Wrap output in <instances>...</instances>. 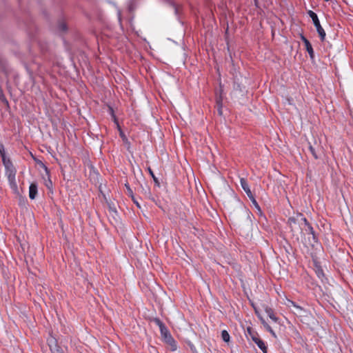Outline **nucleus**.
Masks as SVG:
<instances>
[{
    "label": "nucleus",
    "instance_id": "1",
    "mask_svg": "<svg viewBox=\"0 0 353 353\" xmlns=\"http://www.w3.org/2000/svg\"><path fill=\"white\" fill-rule=\"evenodd\" d=\"M307 14L310 16V17L312 19L314 26H315V28L316 29V31L320 37L321 40L322 41H324L326 34H325L324 29L322 28V26L320 23V21H319L317 14L312 10H309L307 12Z\"/></svg>",
    "mask_w": 353,
    "mask_h": 353
},
{
    "label": "nucleus",
    "instance_id": "2",
    "mask_svg": "<svg viewBox=\"0 0 353 353\" xmlns=\"http://www.w3.org/2000/svg\"><path fill=\"white\" fill-rule=\"evenodd\" d=\"M299 216L300 217L301 221L305 224V232L307 234L311 235V239H310V237H309V243L310 245H313V244L314 243H316L318 241L317 237L316 236L314 230L313 228L312 227V225L307 221V219L305 216H303V215H299Z\"/></svg>",
    "mask_w": 353,
    "mask_h": 353
},
{
    "label": "nucleus",
    "instance_id": "3",
    "mask_svg": "<svg viewBox=\"0 0 353 353\" xmlns=\"http://www.w3.org/2000/svg\"><path fill=\"white\" fill-rule=\"evenodd\" d=\"M161 335L163 338L164 341L172 346V350L174 351L176 350V345L174 339L170 334L167 327L160 330Z\"/></svg>",
    "mask_w": 353,
    "mask_h": 353
},
{
    "label": "nucleus",
    "instance_id": "4",
    "mask_svg": "<svg viewBox=\"0 0 353 353\" xmlns=\"http://www.w3.org/2000/svg\"><path fill=\"white\" fill-rule=\"evenodd\" d=\"M48 344L52 353H63V350L58 345L55 338L52 336L48 338Z\"/></svg>",
    "mask_w": 353,
    "mask_h": 353
},
{
    "label": "nucleus",
    "instance_id": "5",
    "mask_svg": "<svg viewBox=\"0 0 353 353\" xmlns=\"http://www.w3.org/2000/svg\"><path fill=\"white\" fill-rule=\"evenodd\" d=\"M7 178L16 176L17 170L10 160L3 159Z\"/></svg>",
    "mask_w": 353,
    "mask_h": 353
},
{
    "label": "nucleus",
    "instance_id": "6",
    "mask_svg": "<svg viewBox=\"0 0 353 353\" xmlns=\"http://www.w3.org/2000/svg\"><path fill=\"white\" fill-rule=\"evenodd\" d=\"M301 40L303 41L306 51L308 52L310 57L311 59H313L314 57V52L312 48V46L310 43V42L308 41L307 39H306L304 36H301Z\"/></svg>",
    "mask_w": 353,
    "mask_h": 353
},
{
    "label": "nucleus",
    "instance_id": "7",
    "mask_svg": "<svg viewBox=\"0 0 353 353\" xmlns=\"http://www.w3.org/2000/svg\"><path fill=\"white\" fill-rule=\"evenodd\" d=\"M252 340L263 353H267L268 347L263 340L256 336H252Z\"/></svg>",
    "mask_w": 353,
    "mask_h": 353
},
{
    "label": "nucleus",
    "instance_id": "8",
    "mask_svg": "<svg viewBox=\"0 0 353 353\" xmlns=\"http://www.w3.org/2000/svg\"><path fill=\"white\" fill-rule=\"evenodd\" d=\"M240 183H241V188H243V190L245 191V192L246 193L247 196L249 197V198H251L252 197V192L249 187V185L246 181L245 179L244 178H241L240 179Z\"/></svg>",
    "mask_w": 353,
    "mask_h": 353
},
{
    "label": "nucleus",
    "instance_id": "9",
    "mask_svg": "<svg viewBox=\"0 0 353 353\" xmlns=\"http://www.w3.org/2000/svg\"><path fill=\"white\" fill-rule=\"evenodd\" d=\"M8 181L9 183V185H10L11 190L13 191V192L17 193L18 192V186H17V183L16 181V176L8 177Z\"/></svg>",
    "mask_w": 353,
    "mask_h": 353
},
{
    "label": "nucleus",
    "instance_id": "10",
    "mask_svg": "<svg viewBox=\"0 0 353 353\" xmlns=\"http://www.w3.org/2000/svg\"><path fill=\"white\" fill-rule=\"evenodd\" d=\"M37 194V185L35 183H32L29 187V197L30 199H34Z\"/></svg>",
    "mask_w": 353,
    "mask_h": 353
},
{
    "label": "nucleus",
    "instance_id": "11",
    "mask_svg": "<svg viewBox=\"0 0 353 353\" xmlns=\"http://www.w3.org/2000/svg\"><path fill=\"white\" fill-rule=\"evenodd\" d=\"M299 215H303L302 214H297L296 216L290 217L288 220V223L291 228L292 231L294 230V225L297 223H299L301 221Z\"/></svg>",
    "mask_w": 353,
    "mask_h": 353
},
{
    "label": "nucleus",
    "instance_id": "12",
    "mask_svg": "<svg viewBox=\"0 0 353 353\" xmlns=\"http://www.w3.org/2000/svg\"><path fill=\"white\" fill-rule=\"evenodd\" d=\"M216 103L217 107V112L219 115H222V108H223V97L221 96L216 98Z\"/></svg>",
    "mask_w": 353,
    "mask_h": 353
},
{
    "label": "nucleus",
    "instance_id": "13",
    "mask_svg": "<svg viewBox=\"0 0 353 353\" xmlns=\"http://www.w3.org/2000/svg\"><path fill=\"white\" fill-rule=\"evenodd\" d=\"M265 313L268 314V316L270 317V319L276 323L278 321V318L276 317V314H274L273 310L270 307H266L265 308Z\"/></svg>",
    "mask_w": 353,
    "mask_h": 353
},
{
    "label": "nucleus",
    "instance_id": "14",
    "mask_svg": "<svg viewBox=\"0 0 353 353\" xmlns=\"http://www.w3.org/2000/svg\"><path fill=\"white\" fill-rule=\"evenodd\" d=\"M294 309L295 310L293 312L297 316H302L305 315V313H306V310L303 307L297 304L294 307Z\"/></svg>",
    "mask_w": 353,
    "mask_h": 353
},
{
    "label": "nucleus",
    "instance_id": "15",
    "mask_svg": "<svg viewBox=\"0 0 353 353\" xmlns=\"http://www.w3.org/2000/svg\"><path fill=\"white\" fill-rule=\"evenodd\" d=\"M221 338L223 341L226 343H228L230 340V334L226 330H223L221 332Z\"/></svg>",
    "mask_w": 353,
    "mask_h": 353
},
{
    "label": "nucleus",
    "instance_id": "16",
    "mask_svg": "<svg viewBox=\"0 0 353 353\" xmlns=\"http://www.w3.org/2000/svg\"><path fill=\"white\" fill-rule=\"evenodd\" d=\"M283 304L285 305L288 307H293L294 308L296 305L295 302L292 301V300L288 298L285 299V300L283 302Z\"/></svg>",
    "mask_w": 353,
    "mask_h": 353
},
{
    "label": "nucleus",
    "instance_id": "17",
    "mask_svg": "<svg viewBox=\"0 0 353 353\" xmlns=\"http://www.w3.org/2000/svg\"><path fill=\"white\" fill-rule=\"evenodd\" d=\"M153 321L154 322V323L159 326V330H161L163 328H164L165 327H166L165 325V324L159 319V318H155Z\"/></svg>",
    "mask_w": 353,
    "mask_h": 353
},
{
    "label": "nucleus",
    "instance_id": "18",
    "mask_svg": "<svg viewBox=\"0 0 353 353\" xmlns=\"http://www.w3.org/2000/svg\"><path fill=\"white\" fill-rule=\"evenodd\" d=\"M148 171L150 175L152 177L155 183L159 185V183L158 179L155 176L152 170L149 167V168H148Z\"/></svg>",
    "mask_w": 353,
    "mask_h": 353
},
{
    "label": "nucleus",
    "instance_id": "19",
    "mask_svg": "<svg viewBox=\"0 0 353 353\" xmlns=\"http://www.w3.org/2000/svg\"><path fill=\"white\" fill-rule=\"evenodd\" d=\"M265 330L267 331H268L274 337H276V335L274 332V331L272 329V327H270V325L269 324H265Z\"/></svg>",
    "mask_w": 353,
    "mask_h": 353
},
{
    "label": "nucleus",
    "instance_id": "20",
    "mask_svg": "<svg viewBox=\"0 0 353 353\" xmlns=\"http://www.w3.org/2000/svg\"><path fill=\"white\" fill-rule=\"evenodd\" d=\"M309 150L315 159H317L319 158L315 151V149L311 145H310L309 146Z\"/></svg>",
    "mask_w": 353,
    "mask_h": 353
},
{
    "label": "nucleus",
    "instance_id": "21",
    "mask_svg": "<svg viewBox=\"0 0 353 353\" xmlns=\"http://www.w3.org/2000/svg\"><path fill=\"white\" fill-rule=\"evenodd\" d=\"M59 29L60 31L65 32L67 30L66 24L64 22H61L59 24Z\"/></svg>",
    "mask_w": 353,
    "mask_h": 353
},
{
    "label": "nucleus",
    "instance_id": "22",
    "mask_svg": "<svg viewBox=\"0 0 353 353\" xmlns=\"http://www.w3.org/2000/svg\"><path fill=\"white\" fill-rule=\"evenodd\" d=\"M249 199L251 200V201H252V203H253V205H254L257 209L260 210L259 205V204H258L257 201H256V199H255V198H254V195H252V197L249 198Z\"/></svg>",
    "mask_w": 353,
    "mask_h": 353
},
{
    "label": "nucleus",
    "instance_id": "23",
    "mask_svg": "<svg viewBox=\"0 0 353 353\" xmlns=\"http://www.w3.org/2000/svg\"><path fill=\"white\" fill-rule=\"evenodd\" d=\"M223 90L222 85L220 84L219 90L216 92V98L217 97H220V96H221V97H223V96H222V94H223Z\"/></svg>",
    "mask_w": 353,
    "mask_h": 353
},
{
    "label": "nucleus",
    "instance_id": "24",
    "mask_svg": "<svg viewBox=\"0 0 353 353\" xmlns=\"http://www.w3.org/2000/svg\"><path fill=\"white\" fill-rule=\"evenodd\" d=\"M125 187H126V189L128 192V194L132 196H133V192L132 190V189L130 188V185L128 184H125Z\"/></svg>",
    "mask_w": 353,
    "mask_h": 353
},
{
    "label": "nucleus",
    "instance_id": "25",
    "mask_svg": "<svg viewBox=\"0 0 353 353\" xmlns=\"http://www.w3.org/2000/svg\"><path fill=\"white\" fill-rule=\"evenodd\" d=\"M132 200L134 201V203H135V205L139 208H141V205L139 204V203L135 199V198L134 197V196H132Z\"/></svg>",
    "mask_w": 353,
    "mask_h": 353
},
{
    "label": "nucleus",
    "instance_id": "26",
    "mask_svg": "<svg viewBox=\"0 0 353 353\" xmlns=\"http://www.w3.org/2000/svg\"><path fill=\"white\" fill-rule=\"evenodd\" d=\"M260 319H261V323L263 324V325L264 327H265V324H268L267 322H265V321L263 318H260Z\"/></svg>",
    "mask_w": 353,
    "mask_h": 353
},
{
    "label": "nucleus",
    "instance_id": "27",
    "mask_svg": "<svg viewBox=\"0 0 353 353\" xmlns=\"http://www.w3.org/2000/svg\"><path fill=\"white\" fill-rule=\"evenodd\" d=\"M44 168H45V170L46 171V172L48 173V170L47 167L44 166Z\"/></svg>",
    "mask_w": 353,
    "mask_h": 353
},
{
    "label": "nucleus",
    "instance_id": "28",
    "mask_svg": "<svg viewBox=\"0 0 353 353\" xmlns=\"http://www.w3.org/2000/svg\"><path fill=\"white\" fill-rule=\"evenodd\" d=\"M49 185H50V183H46L47 187H49Z\"/></svg>",
    "mask_w": 353,
    "mask_h": 353
},
{
    "label": "nucleus",
    "instance_id": "29",
    "mask_svg": "<svg viewBox=\"0 0 353 353\" xmlns=\"http://www.w3.org/2000/svg\"><path fill=\"white\" fill-rule=\"evenodd\" d=\"M49 185H50V183H46L47 187H49Z\"/></svg>",
    "mask_w": 353,
    "mask_h": 353
}]
</instances>
